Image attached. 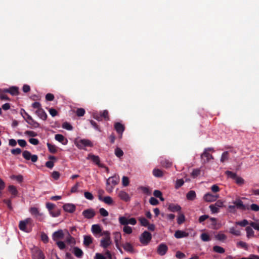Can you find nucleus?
<instances>
[{
	"mask_svg": "<svg viewBox=\"0 0 259 259\" xmlns=\"http://www.w3.org/2000/svg\"><path fill=\"white\" fill-rule=\"evenodd\" d=\"M74 144L79 149L86 150L87 147H92L93 144L92 142L88 139H75Z\"/></svg>",
	"mask_w": 259,
	"mask_h": 259,
	"instance_id": "obj_1",
	"label": "nucleus"
},
{
	"mask_svg": "<svg viewBox=\"0 0 259 259\" xmlns=\"http://www.w3.org/2000/svg\"><path fill=\"white\" fill-rule=\"evenodd\" d=\"M214 151L213 148H205L203 152L201 155V158L204 163L209 162L210 159H213V156L209 152H213Z\"/></svg>",
	"mask_w": 259,
	"mask_h": 259,
	"instance_id": "obj_2",
	"label": "nucleus"
},
{
	"mask_svg": "<svg viewBox=\"0 0 259 259\" xmlns=\"http://www.w3.org/2000/svg\"><path fill=\"white\" fill-rule=\"evenodd\" d=\"M32 223V220L31 218H27L23 221H21L19 222V229L23 231L26 232H29L26 228V226L27 225H31Z\"/></svg>",
	"mask_w": 259,
	"mask_h": 259,
	"instance_id": "obj_3",
	"label": "nucleus"
},
{
	"mask_svg": "<svg viewBox=\"0 0 259 259\" xmlns=\"http://www.w3.org/2000/svg\"><path fill=\"white\" fill-rule=\"evenodd\" d=\"M152 238L151 234L148 231H144L140 238V242L143 244H147Z\"/></svg>",
	"mask_w": 259,
	"mask_h": 259,
	"instance_id": "obj_4",
	"label": "nucleus"
},
{
	"mask_svg": "<svg viewBox=\"0 0 259 259\" xmlns=\"http://www.w3.org/2000/svg\"><path fill=\"white\" fill-rule=\"evenodd\" d=\"M22 156L26 160H31L33 162H35L38 160V156L36 155H32L31 153L27 150H25L23 152Z\"/></svg>",
	"mask_w": 259,
	"mask_h": 259,
	"instance_id": "obj_5",
	"label": "nucleus"
},
{
	"mask_svg": "<svg viewBox=\"0 0 259 259\" xmlns=\"http://www.w3.org/2000/svg\"><path fill=\"white\" fill-rule=\"evenodd\" d=\"M233 203L238 209L242 210H248L249 209V206L248 205H246L243 204V202L239 199L233 201Z\"/></svg>",
	"mask_w": 259,
	"mask_h": 259,
	"instance_id": "obj_6",
	"label": "nucleus"
},
{
	"mask_svg": "<svg viewBox=\"0 0 259 259\" xmlns=\"http://www.w3.org/2000/svg\"><path fill=\"white\" fill-rule=\"evenodd\" d=\"M64 234L62 230H59L53 233L52 235V238L54 241H58L59 239H63Z\"/></svg>",
	"mask_w": 259,
	"mask_h": 259,
	"instance_id": "obj_7",
	"label": "nucleus"
},
{
	"mask_svg": "<svg viewBox=\"0 0 259 259\" xmlns=\"http://www.w3.org/2000/svg\"><path fill=\"white\" fill-rule=\"evenodd\" d=\"M82 215L85 218L90 219L94 217L96 213L94 209H87L83 211Z\"/></svg>",
	"mask_w": 259,
	"mask_h": 259,
	"instance_id": "obj_8",
	"label": "nucleus"
},
{
	"mask_svg": "<svg viewBox=\"0 0 259 259\" xmlns=\"http://www.w3.org/2000/svg\"><path fill=\"white\" fill-rule=\"evenodd\" d=\"M87 158L88 159H91L94 163L97 164L99 166L104 167V166L100 163V158L98 156L94 155L92 154H89Z\"/></svg>",
	"mask_w": 259,
	"mask_h": 259,
	"instance_id": "obj_9",
	"label": "nucleus"
},
{
	"mask_svg": "<svg viewBox=\"0 0 259 259\" xmlns=\"http://www.w3.org/2000/svg\"><path fill=\"white\" fill-rule=\"evenodd\" d=\"M119 182V177L114 176L109 177L106 181V184H111L112 186H115Z\"/></svg>",
	"mask_w": 259,
	"mask_h": 259,
	"instance_id": "obj_10",
	"label": "nucleus"
},
{
	"mask_svg": "<svg viewBox=\"0 0 259 259\" xmlns=\"http://www.w3.org/2000/svg\"><path fill=\"white\" fill-rule=\"evenodd\" d=\"M218 197L219 196L217 195H214L210 193H207L204 195L203 199L205 201L207 202H213L215 201Z\"/></svg>",
	"mask_w": 259,
	"mask_h": 259,
	"instance_id": "obj_11",
	"label": "nucleus"
},
{
	"mask_svg": "<svg viewBox=\"0 0 259 259\" xmlns=\"http://www.w3.org/2000/svg\"><path fill=\"white\" fill-rule=\"evenodd\" d=\"M111 244V240L110 236H106L101 239L100 245L104 248H107Z\"/></svg>",
	"mask_w": 259,
	"mask_h": 259,
	"instance_id": "obj_12",
	"label": "nucleus"
},
{
	"mask_svg": "<svg viewBox=\"0 0 259 259\" xmlns=\"http://www.w3.org/2000/svg\"><path fill=\"white\" fill-rule=\"evenodd\" d=\"M168 247L165 244H160L157 248V252L160 255H164L166 253Z\"/></svg>",
	"mask_w": 259,
	"mask_h": 259,
	"instance_id": "obj_13",
	"label": "nucleus"
},
{
	"mask_svg": "<svg viewBox=\"0 0 259 259\" xmlns=\"http://www.w3.org/2000/svg\"><path fill=\"white\" fill-rule=\"evenodd\" d=\"M4 93H8L13 96H16L19 94V89L16 87H12L8 89H4Z\"/></svg>",
	"mask_w": 259,
	"mask_h": 259,
	"instance_id": "obj_14",
	"label": "nucleus"
},
{
	"mask_svg": "<svg viewBox=\"0 0 259 259\" xmlns=\"http://www.w3.org/2000/svg\"><path fill=\"white\" fill-rule=\"evenodd\" d=\"M114 128L117 133L121 136L125 130V127L124 125L122 124L120 122H116L114 124Z\"/></svg>",
	"mask_w": 259,
	"mask_h": 259,
	"instance_id": "obj_15",
	"label": "nucleus"
},
{
	"mask_svg": "<svg viewBox=\"0 0 259 259\" xmlns=\"http://www.w3.org/2000/svg\"><path fill=\"white\" fill-rule=\"evenodd\" d=\"M64 211L72 213L75 210L76 207L74 204L70 203L65 204L63 206Z\"/></svg>",
	"mask_w": 259,
	"mask_h": 259,
	"instance_id": "obj_16",
	"label": "nucleus"
},
{
	"mask_svg": "<svg viewBox=\"0 0 259 259\" xmlns=\"http://www.w3.org/2000/svg\"><path fill=\"white\" fill-rule=\"evenodd\" d=\"M114 238L116 247L119 250L120 252H122V250L119 245V242L121 239V235L120 233L117 232H115L114 233Z\"/></svg>",
	"mask_w": 259,
	"mask_h": 259,
	"instance_id": "obj_17",
	"label": "nucleus"
},
{
	"mask_svg": "<svg viewBox=\"0 0 259 259\" xmlns=\"http://www.w3.org/2000/svg\"><path fill=\"white\" fill-rule=\"evenodd\" d=\"M35 113L40 118L44 120H46L47 118V114L42 108L37 110Z\"/></svg>",
	"mask_w": 259,
	"mask_h": 259,
	"instance_id": "obj_18",
	"label": "nucleus"
},
{
	"mask_svg": "<svg viewBox=\"0 0 259 259\" xmlns=\"http://www.w3.org/2000/svg\"><path fill=\"white\" fill-rule=\"evenodd\" d=\"M55 139L56 140L61 143L63 145H66L68 142V140L66 139L62 135L57 134L55 135Z\"/></svg>",
	"mask_w": 259,
	"mask_h": 259,
	"instance_id": "obj_19",
	"label": "nucleus"
},
{
	"mask_svg": "<svg viewBox=\"0 0 259 259\" xmlns=\"http://www.w3.org/2000/svg\"><path fill=\"white\" fill-rule=\"evenodd\" d=\"M119 197L122 200L125 201H128L130 200V197L128 194L125 191H121L118 193Z\"/></svg>",
	"mask_w": 259,
	"mask_h": 259,
	"instance_id": "obj_20",
	"label": "nucleus"
},
{
	"mask_svg": "<svg viewBox=\"0 0 259 259\" xmlns=\"http://www.w3.org/2000/svg\"><path fill=\"white\" fill-rule=\"evenodd\" d=\"M175 237L177 238H182L183 237H187L188 236L189 234L185 231L177 230L175 233Z\"/></svg>",
	"mask_w": 259,
	"mask_h": 259,
	"instance_id": "obj_21",
	"label": "nucleus"
},
{
	"mask_svg": "<svg viewBox=\"0 0 259 259\" xmlns=\"http://www.w3.org/2000/svg\"><path fill=\"white\" fill-rule=\"evenodd\" d=\"M93 238L90 235H84L83 236V244L85 246H89L93 243Z\"/></svg>",
	"mask_w": 259,
	"mask_h": 259,
	"instance_id": "obj_22",
	"label": "nucleus"
},
{
	"mask_svg": "<svg viewBox=\"0 0 259 259\" xmlns=\"http://www.w3.org/2000/svg\"><path fill=\"white\" fill-rule=\"evenodd\" d=\"M25 120L29 124L34 128H37L39 126V124L33 120L31 116H28V119H25Z\"/></svg>",
	"mask_w": 259,
	"mask_h": 259,
	"instance_id": "obj_23",
	"label": "nucleus"
},
{
	"mask_svg": "<svg viewBox=\"0 0 259 259\" xmlns=\"http://www.w3.org/2000/svg\"><path fill=\"white\" fill-rule=\"evenodd\" d=\"M45 257L44 254L40 250H37L33 253V259H45Z\"/></svg>",
	"mask_w": 259,
	"mask_h": 259,
	"instance_id": "obj_24",
	"label": "nucleus"
},
{
	"mask_svg": "<svg viewBox=\"0 0 259 259\" xmlns=\"http://www.w3.org/2000/svg\"><path fill=\"white\" fill-rule=\"evenodd\" d=\"M168 209L171 212H177L181 210V207L178 204L171 203L168 205Z\"/></svg>",
	"mask_w": 259,
	"mask_h": 259,
	"instance_id": "obj_25",
	"label": "nucleus"
},
{
	"mask_svg": "<svg viewBox=\"0 0 259 259\" xmlns=\"http://www.w3.org/2000/svg\"><path fill=\"white\" fill-rule=\"evenodd\" d=\"M73 253L78 258H81L83 254L82 250L78 247H73Z\"/></svg>",
	"mask_w": 259,
	"mask_h": 259,
	"instance_id": "obj_26",
	"label": "nucleus"
},
{
	"mask_svg": "<svg viewBox=\"0 0 259 259\" xmlns=\"http://www.w3.org/2000/svg\"><path fill=\"white\" fill-rule=\"evenodd\" d=\"M161 166L165 168H169L172 165V162L166 159H162L160 160Z\"/></svg>",
	"mask_w": 259,
	"mask_h": 259,
	"instance_id": "obj_27",
	"label": "nucleus"
},
{
	"mask_svg": "<svg viewBox=\"0 0 259 259\" xmlns=\"http://www.w3.org/2000/svg\"><path fill=\"white\" fill-rule=\"evenodd\" d=\"M122 247L123 249L129 252H134V249L132 245L128 242H126L124 244H122Z\"/></svg>",
	"mask_w": 259,
	"mask_h": 259,
	"instance_id": "obj_28",
	"label": "nucleus"
},
{
	"mask_svg": "<svg viewBox=\"0 0 259 259\" xmlns=\"http://www.w3.org/2000/svg\"><path fill=\"white\" fill-rule=\"evenodd\" d=\"M8 190L10 193L12 194L11 198L15 197L18 194V191L15 186L13 185H10L8 187Z\"/></svg>",
	"mask_w": 259,
	"mask_h": 259,
	"instance_id": "obj_29",
	"label": "nucleus"
},
{
	"mask_svg": "<svg viewBox=\"0 0 259 259\" xmlns=\"http://www.w3.org/2000/svg\"><path fill=\"white\" fill-rule=\"evenodd\" d=\"M29 211L32 215H34L36 218L42 215V214L39 212L38 209L35 207H31Z\"/></svg>",
	"mask_w": 259,
	"mask_h": 259,
	"instance_id": "obj_30",
	"label": "nucleus"
},
{
	"mask_svg": "<svg viewBox=\"0 0 259 259\" xmlns=\"http://www.w3.org/2000/svg\"><path fill=\"white\" fill-rule=\"evenodd\" d=\"M196 197V193L193 190H191L186 195V198L189 200H194Z\"/></svg>",
	"mask_w": 259,
	"mask_h": 259,
	"instance_id": "obj_31",
	"label": "nucleus"
},
{
	"mask_svg": "<svg viewBox=\"0 0 259 259\" xmlns=\"http://www.w3.org/2000/svg\"><path fill=\"white\" fill-rule=\"evenodd\" d=\"M92 231L94 234H98L102 232V229L99 225H93L92 226Z\"/></svg>",
	"mask_w": 259,
	"mask_h": 259,
	"instance_id": "obj_32",
	"label": "nucleus"
},
{
	"mask_svg": "<svg viewBox=\"0 0 259 259\" xmlns=\"http://www.w3.org/2000/svg\"><path fill=\"white\" fill-rule=\"evenodd\" d=\"M47 147L48 148L49 151L52 153H55L57 152V147L55 145H52L49 143L47 144Z\"/></svg>",
	"mask_w": 259,
	"mask_h": 259,
	"instance_id": "obj_33",
	"label": "nucleus"
},
{
	"mask_svg": "<svg viewBox=\"0 0 259 259\" xmlns=\"http://www.w3.org/2000/svg\"><path fill=\"white\" fill-rule=\"evenodd\" d=\"M153 175L157 178L162 177L163 175V171L159 169H154L153 170Z\"/></svg>",
	"mask_w": 259,
	"mask_h": 259,
	"instance_id": "obj_34",
	"label": "nucleus"
},
{
	"mask_svg": "<svg viewBox=\"0 0 259 259\" xmlns=\"http://www.w3.org/2000/svg\"><path fill=\"white\" fill-rule=\"evenodd\" d=\"M49 213L52 217L54 218L57 217L60 215V210L56 207L55 209L50 211Z\"/></svg>",
	"mask_w": 259,
	"mask_h": 259,
	"instance_id": "obj_35",
	"label": "nucleus"
},
{
	"mask_svg": "<svg viewBox=\"0 0 259 259\" xmlns=\"http://www.w3.org/2000/svg\"><path fill=\"white\" fill-rule=\"evenodd\" d=\"M103 201L106 204L111 205L113 204V200L110 196H105L103 198Z\"/></svg>",
	"mask_w": 259,
	"mask_h": 259,
	"instance_id": "obj_36",
	"label": "nucleus"
},
{
	"mask_svg": "<svg viewBox=\"0 0 259 259\" xmlns=\"http://www.w3.org/2000/svg\"><path fill=\"white\" fill-rule=\"evenodd\" d=\"M229 158V152L228 151H225L223 152L222 154L221 158V161L222 162H224L228 160Z\"/></svg>",
	"mask_w": 259,
	"mask_h": 259,
	"instance_id": "obj_37",
	"label": "nucleus"
},
{
	"mask_svg": "<svg viewBox=\"0 0 259 259\" xmlns=\"http://www.w3.org/2000/svg\"><path fill=\"white\" fill-rule=\"evenodd\" d=\"M246 235L248 238H250L254 236V231L250 227L246 228Z\"/></svg>",
	"mask_w": 259,
	"mask_h": 259,
	"instance_id": "obj_38",
	"label": "nucleus"
},
{
	"mask_svg": "<svg viewBox=\"0 0 259 259\" xmlns=\"http://www.w3.org/2000/svg\"><path fill=\"white\" fill-rule=\"evenodd\" d=\"M118 221L121 225L126 226L128 225V219L125 217H120Z\"/></svg>",
	"mask_w": 259,
	"mask_h": 259,
	"instance_id": "obj_39",
	"label": "nucleus"
},
{
	"mask_svg": "<svg viewBox=\"0 0 259 259\" xmlns=\"http://www.w3.org/2000/svg\"><path fill=\"white\" fill-rule=\"evenodd\" d=\"M213 250L214 252L219 253H223L225 251V249L223 247L218 245H215L213 247Z\"/></svg>",
	"mask_w": 259,
	"mask_h": 259,
	"instance_id": "obj_40",
	"label": "nucleus"
},
{
	"mask_svg": "<svg viewBox=\"0 0 259 259\" xmlns=\"http://www.w3.org/2000/svg\"><path fill=\"white\" fill-rule=\"evenodd\" d=\"M66 241L68 244H75V239L73 237H72L69 233H68L67 236L66 237Z\"/></svg>",
	"mask_w": 259,
	"mask_h": 259,
	"instance_id": "obj_41",
	"label": "nucleus"
},
{
	"mask_svg": "<svg viewBox=\"0 0 259 259\" xmlns=\"http://www.w3.org/2000/svg\"><path fill=\"white\" fill-rule=\"evenodd\" d=\"M139 221L140 222L141 226L144 227H147L149 225L148 221L145 218H139Z\"/></svg>",
	"mask_w": 259,
	"mask_h": 259,
	"instance_id": "obj_42",
	"label": "nucleus"
},
{
	"mask_svg": "<svg viewBox=\"0 0 259 259\" xmlns=\"http://www.w3.org/2000/svg\"><path fill=\"white\" fill-rule=\"evenodd\" d=\"M200 238L202 241L205 242L209 241L211 239L210 236L206 233H202L200 236Z\"/></svg>",
	"mask_w": 259,
	"mask_h": 259,
	"instance_id": "obj_43",
	"label": "nucleus"
},
{
	"mask_svg": "<svg viewBox=\"0 0 259 259\" xmlns=\"http://www.w3.org/2000/svg\"><path fill=\"white\" fill-rule=\"evenodd\" d=\"M230 233L237 236H240L241 234L240 231L238 230H236L234 227H232L230 228Z\"/></svg>",
	"mask_w": 259,
	"mask_h": 259,
	"instance_id": "obj_44",
	"label": "nucleus"
},
{
	"mask_svg": "<svg viewBox=\"0 0 259 259\" xmlns=\"http://www.w3.org/2000/svg\"><path fill=\"white\" fill-rule=\"evenodd\" d=\"M226 175L230 177V178L232 179L233 180H235V178L237 177V174L236 173L233 172L232 171L227 170L225 172Z\"/></svg>",
	"mask_w": 259,
	"mask_h": 259,
	"instance_id": "obj_45",
	"label": "nucleus"
},
{
	"mask_svg": "<svg viewBox=\"0 0 259 259\" xmlns=\"http://www.w3.org/2000/svg\"><path fill=\"white\" fill-rule=\"evenodd\" d=\"M115 155L120 158L123 155V151L119 148H116L115 150Z\"/></svg>",
	"mask_w": 259,
	"mask_h": 259,
	"instance_id": "obj_46",
	"label": "nucleus"
},
{
	"mask_svg": "<svg viewBox=\"0 0 259 259\" xmlns=\"http://www.w3.org/2000/svg\"><path fill=\"white\" fill-rule=\"evenodd\" d=\"M101 117L104 118L106 120H108L109 119V116L108 114V111L106 110L103 111L101 112Z\"/></svg>",
	"mask_w": 259,
	"mask_h": 259,
	"instance_id": "obj_47",
	"label": "nucleus"
},
{
	"mask_svg": "<svg viewBox=\"0 0 259 259\" xmlns=\"http://www.w3.org/2000/svg\"><path fill=\"white\" fill-rule=\"evenodd\" d=\"M185 221V217L183 214H180L177 219V223L180 225L183 223Z\"/></svg>",
	"mask_w": 259,
	"mask_h": 259,
	"instance_id": "obj_48",
	"label": "nucleus"
},
{
	"mask_svg": "<svg viewBox=\"0 0 259 259\" xmlns=\"http://www.w3.org/2000/svg\"><path fill=\"white\" fill-rule=\"evenodd\" d=\"M200 174V170L198 168L194 169L191 173V176L193 178L197 177Z\"/></svg>",
	"mask_w": 259,
	"mask_h": 259,
	"instance_id": "obj_49",
	"label": "nucleus"
},
{
	"mask_svg": "<svg viewBox=\"0 0 259 259\" xmlns=\"http://www.w3.org/2000/svg\"><path fill=\"white\" fill-rule=\"evenodd\" d=\"M85 110L83 108H78L76 111V114L78 116H82L85 114Z\"/></svg>",
	"mask_w": 259,
	"mask_h": 259,
	"instance_id": "obj_50",
	"label": "nucleus"
},
{
	"mask_svg": "<svg viewBox=\"0 0 259 259\" xmlns=\"http://www.w3.org/2000/svg\"><path fill=\"white\" fill-rule=\"evenodd\" d=\"M234 180L236 183L239 185H242L244 183V180L241 177H238V176H237Z\"/></svg>",
	"mask_w": 259,
	"mask_h": 259,
	"instance_id": "obj_51",
	"label": "nucleus"
},
{
	"mask_svg": "<svg viewBox=\"0 0 259 259\" xmlns=\"http://www.w3.org/2000/svg\"><path fill=\"white\" fill-rule=\"evenodd\" d=\"M62 127L69 131H71L73 129L72 126L67 122H65L63 123Z\"/></svg>",
	"mask_w": 259,
	"mask_h": 259,
	"instance_id": "obj_52",
	"label": "nucleus"
},
{
	"mask_svg": "<svg viewBox=\"0 0 259 259\" xmlns=\"http://www.w3.org/2000/svg\"><path fill=\"white\" fill-rule=\"evenodd\" d=\"M129 179L128 177L123 176L122 179V184L124 187L127 186L129 185Z\"/></svg>",
	"mask_w": 259,
	"mask_h": 259,
	"instance_id": "obj_53",
	"label": "nucleus"
},
{
	"mask_svg": "<svg viewBox=\"0 0 259 259\" xmlns=\"http://www.w3.org/2000/svg\"><path fill=\"white\" fill-rule=\"evenodd\" d=\"M3 202L5 203L7 205L8 208L10 210L13 209V207L12 206L11 200L10 199H4L3 200Z\"/></svg>",
	"mask_w": 259,
	"mask_h": 259,
	"instance_id": "obj_54",
	"label": "nucleus"
},
{
	"mask_svg": "<svg viewBox=\"0 0 259 259\" xmlns=\"http://www.w3.org/2000/svg\"><path fill=\"white\" fill-rule=\"evenodd\" d=\"M215 238L218 240L224 241L226 239L227 236L224 234H218L217 235H216Z\"/></svg>",
	"mask_w": 259,
	"mask_h": 259,
	"instance_id": "obj_55",
	"label": "nucleus"
},
{
	"mask_svg": "<svg viewBox=\"0 0 259 259\" xmlns=\"http://www.w3.org/2000/svg\"><path fill=\"white\" fill-rule=\"evenodd\" d=\"M56 244L61 250H63L65 248L66 245L64 242L61 241H58L56 242Z\"/></svg>",
	"mask_w": 259,
	"mask_h": 259,
	"instance_id": "obj_56",
	"label": "nucleus"
},
{
	"mask_svg": "<svg viewBox=\"0 0 259 259\" xmlns=\"http://www.w3.org/2000/svg\"><path fill=\"white\" fill-rule=\"evenodd\" d=\"M99 213L103 217H107L109 215L108 212L104 208H100Z\"/></svg>",
	"mask_w": 259,
	"mask_h": 259,
	"instance_id": "obj_57",
	"label": "nucleus"
},
{
	"mask_svg": "<svg viewBox=\"0 0 259 259\" xmlns=\"http://www.w3.org/2000/svg\"><path fill=\"white\" fill-rule=\"evenodd\" d=\"M184 182L183 179L177 180L176 182L175 188L176 189L179 188L182 186H183V185L184 184Z\"/></svg>",
	"mask_w": 259,
	"mask_h": 259,
	"instance_id": "obj_58",
	"label": "nucleus"
},
{
	"mask_svg": "<svg viewBox=\"0 0 259 259\" xmlns=\"http://www.w3.org/2000/svg\"><path fill=\"white\" fill-rule=\"evenodd\" d=\"M46 207L48 208L49 211L50 212L51 210L55 209V208H56V205L53 203L48 202L46 203Z\"/></svg>",
	"mask_w": 259,
	"mask_h": 259,
	"instance_id": "obj_59",
	"label": "nucleus"
},
{
	"mask_svg": "<svg viewBox=\"0 0 259 259\" xmlns=\"http://www.w3.org/2000/svg\"><path fill=\"white\" fill-rule=\"evenodd\" d=\"M84 197L86 199L93 200L94 199V196L93 194L89 192H85L84 193Z\"/></svg>",
	"mask_w": 259,
	"mask_h": 259,
	"instance_id": "obj_60",
	"label": "nucleus"
},
{
	"mask_svg": "<svg viewBox=\"0 0 259 259\" xmlns=\"http://www.w3.org/2000/svg\"><path fill=\"white\" fill-rule=\"evenodd\" d=\"M236 224L238 225H239L241 227H245L246 225L249 224V223L247 220H243L242 221L240 222H237Z\"/></svg>",
	"mask_w": 259,
	"mask_h": 259,
	"instance_id": "obj_61",
	"label": "nucleus"
},
{
	"mask_svg": "<svg viewBox=\"0 0 259 259\" xmlns=\"http://www.w3.org/2000/svg\"><path fill=\"white\" fill-rule=\"evenodd\" d=\"M209 208L212 213H218L219 210V209L218 208V207L213 204H211L209 206Z\"/></svg>",
	"mask_w": 259,
	"mask_h": 259,
	"instance_id": "obj_62",
	"label": "nucleus"
},
{
	"mask_svg": "<svg viewBox=\"0 0 259 259\" xmlns=\"http://www.w3.org/2000/svg\"><path fill=\"white\" fill-rule=\"evenodd\" d=\"M52 177L54 180H58L60 177V174L58 171H54L52 173Z\"/></svg>",
	"mask_w": 259,
	"mask_h": 259,
	"instance_id": "obj_63",
	"label": "nucleus"
},
{
	"mask_svg": "<svg viewBox=\"0 0 259 259\" xmlns=\"http://www.w3.org/2000/svg\"><path fill=\"white\" fill-rule=\"evenodd\" d=\"M141 191L145 194L147 195H150L151 194V191L149 190V189L148 187H141L140 188Z\"/></svg>",
	"mask_w": 259,
	"mask_h": 259,
	"instance_id": "obj_64",
	"label": "nucleus"
}]
</instances>
